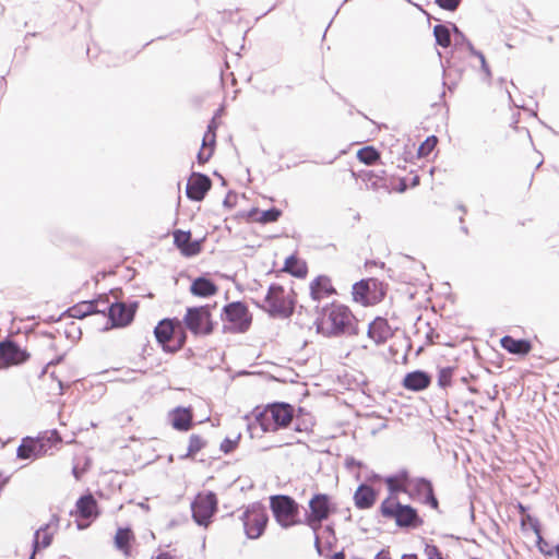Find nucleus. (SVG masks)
Here are the masks:
<instances>
[{
	"label": "nucleus",
	"mask_w": 559,
	"mask_h": 559,
	"mask_svg": "<svg viewBox=\"0 0 559 559\" xmlns=\"http://www.w3.org/2000/svg\"><path fill=\"white\" fill-rule=\"evenodd\" d=\"M99 301L100 299L97 298L80 301L63 311L62 316H68L73 319H84L88 316L102 314L107 320L99 331L106 332L130 325L134 321L140 306L138 300H132L128 304L115 300L112 305H106L105 308H99Z\"/></svg>",
	"instance_id": "f257e3e1"
},
{
	"label": "nucleus",
	"mask_w": 559,
	"mask_h": 559,
	"mask_svg": "<svg viewBox=\"0 0 559 559\" xmlns=\"http://www.w3.org/2000/svg\"><path fill=\"white\" fill-rule=\"evenodd\" d=\"M317 313L312 325L318 334L328 338L352 337L359 334V320L352 309L333 300L324 306L319 304L314 307Z\"/></svg>",
	"instance_id": "f03ea898"
},
{
	"label": "nucleus",
	"mask_w": 559,
	"mask_h": 559,
	"mask_svg": "<svg viewBox=\"0 0 559 559\" xmlns=\"http://www.w3.org/2000/svg\"><path fill=\"white\" fill-rule=\"evenodd\" d=\"M252 414L263 433L277 432L292 427L295 406L288 402L274 401L265 406H254Z\"/></svg>",
	"instance_id": "7ed1b4c3"
},
{
	"label": "nucleus",
	"mask_w": 559,
	"mask_h": 559,
	"mask_svg": "<svg viewBox=\"0 0 559 559\" xmlns=\"http://www.w3.org/2000/svg\"><path fill=\"white\" fill-rule=\"evenodd\" d=\"M216 307V301L200 306H189L186 308L182 319H180V324L194 337L212 335L218 325V322L213 319V311Z\"/></svg>",
	"instance_id": "20e7f679"
},
{
	"label": "nucleus",
	"mask_w": 559,
	"mask_h": 559,
	"mask_svg": "<svg viewBox=\"0 0 559 559\" xmlns=\"http://www.w3.org/2000/svg\"><path fill=\"white\" fill-rule=\"evenodd\" d=\"M224 334H243L252 325V313L242 300H235L223 306L219 316Z\"/></svg>",
	"instance_id": "39448f33"
},
{
	"label": "nucleus",
	"mask_w": 559,
	"mask_h": 559,
	"mask_svg": "<svg viewBox=\"0 0 559 559\" xmlns=\"http://www.w3.org/2000/svg\"><path fill=\"white\" fill-rule=\"evenodd\" d=\"M389 284L377 277H365L352 285V299L362 307L376 306L384 300Z\"/></svg>",
	"instance_id": "423d86ee"
},
{
	"label": "nucleus",
	"mask_w": 559,
	"mask_h": 559,
	"mask_svg": "<svg viewBox=\"0 0 559 559\" xmlns=\"http://www.w3.org/2000/svg\"><path fill=\"white\" fill-rule=\"evenodd\" d=\"M270 509L277 524H310L300 520V512L304 508L289 495L271 496Z\"/></svg>",
	"instance_id": "0eeeda50"
},
{
	"label": "nucleus",
	"mask_w": 559,
	"mask_h": 559,
	"mask_svg": "<svg viewBox=\"0 0 559 559\" xmlns=\"http://www.w3.org/2000/svg\"><path fill=\"white\" fill-rule=\"evenodd\" d=\"M407 497L409 500L435 510L443 514L440 509V501L436 493V488L431 478L426 476H415L408 485Z\"/></svg>",
	"instance_id": "6e6552de"
},
{
	"label": "nucleus",
	"mask_w": 559,
	"mask_h": 559,
	"mask_svg": "<svg viewBox=\"0 0 559 559\" xmlns=\"http://www.w3.org/2000/svg\"><path fill=\"white\" fill-rule=\"evenodd\" d=\"M194 524H211L218 510L217 495L212 490L197 493L190 503Z\"/></svg>",
	"instance_id": "1a4fd4ad"
},
{
	"label": "nucleus",
	"mask_w": 559,
	"mask_h": 559,
	"mask_svg": "<svg viewBox=\"0 0 559 559\" xmlns=\"http://www.w3.org/2000/svg\"><path fill=\"white\" fill-rule=\"evenodd\" d=\"M378 512L386 520H393L394 524H425L418 509L411 503L389 502L380 503Z\"/></svg>",
	"instance_id": "9d476101"
},
{
	"label": "nucleus",
	"mask_w": 559,
	"mask_h": 559,
	"mask_svg": "<svg viewBox=\"0 0 559 559\" xmlns=\"http://www.w3.org/2000/svg\"><path fill=\"white\" fill-rule=\"evenodd\" d=\"M32 355L22 340L12 338L11 334L2 337V370L25 365Z\"/></svg>",
	"instance_id": "9b49d317"
},
{
	"label": "nucleus",
	"mask_w": 559,
	"mask_h": 559,
	"mask_svg": "<svg viewBox=\"0 0 559 559\" xmlns=\"http://www.w3.org/2000/svg\"><path fill=\"white\" fill-rule=\"evenodd\" d=\"M442 67V85L450 92H453L461 80L465 67L460 57V51L450 49L449 56L443 58L441 52L437 51Z\"/></svg>",
	"instance_id": "f8f14e48"
},
{
	"label": "nucleus",
	"mask_w": 559,
	"mask_h": 559,
	"mask_svg": "<svg viewBox=\"0 0 559 559\" xmlns=\"http://www.w3.org/2000/svg\"><path fill=\"white\" fill-rule=\"evenodd\" d=\"M336 504L332 497L323 492H314L308 501L305 516L310 522H322L336 512Z\"/></svg>",
	"instance_id": "ddd939ff"
},
{
	"label": "nucleus",
	"mask_w": 559,
	"mask_h": 559,
	"mask_svg": "<svg viewBox=\"0 0 559 559\" xmlns=\"http://www.w3.org/2000/svg\"><path fill=\"white\" fill-rule=\"evenodd\" d=\"M69 516L82 518L87 521H96L100 514L102 509L98 501L90 489H86L75 501L74 508L69 511Z\"/></svg>",
	"instance_id": "4468645a"
},
{
	"label": "nucleus",
	"mask_w": 559,
	"mask_h": 559,
	"mask_svg": "<svg viewBox=\"0 0 559 559\" xmlns=\"http://www.w3.org/2000/svg\"><path fill=\"white\" fill-rule=\"evenodd\" d=\"M212 186L213 182L209 175L192 171L187 180L186 197L192 202H201L212 189Z\"/></svg>",
	"instance_id": "2eb2a0df"
},
{
	"label": "nucleus",
	"mask_w": 559,
	"mask_h": 559,
	"mask_svg": "<svg viewBox=\"0 0 559 559\" xmlns=\"http://www.w3.org/2000/svg\"><path fill=\"white\" fill-rule=\"evenodd\" d=\"M252 304L263 310L271 319H289L290 310L284 308V296L267 294L263 300L251 299Z\"/></svg>",
	"instance_id": "dca6fc26"
},
{
	"label": "nucleus",
	"mask_w": 559,
	"mask_h": 559,
	"mask_svg": "<svg viewBox=\"0 0 559 559\" xmlns=\"http://www.w3.org/2000/svg\"><path fill=\"white\" fill-rule=\"evenodd\" d=\"M218 285L212 280L209 272H203L199 276L190 280L189 293L193 297L206 299L217 295Z\"/></svg>",
	"instance_id": "f3484780"
},
{
	"label": "nucleus",
	"mask_w": 559,
	"mask_h": 559,
	"mask_svg": "<svg viewBox=\"0 0 559 559\" xmlns=\"http://www.w3.org/2000/svg\"><path fill=\"white\" fill-rule=\"evenodd\" d=\"M167 419L173 429L187 432L194 426L193 408L192 406L178 405L168 412Z\"/></svg>",
	"instance_id": "a211bd4d"
},
{
	"label": "nucleus",
	"mask_w": 559,
	"mask_h": 559,
	"mask_svg": "<svg viewBox=\"0 0 559 559\" xmlns=\"http://www.w3.org/2000/svg\"><path fill=\"white\" fill-rule=\"evenodd\" d=\"M40 440L41 439L37 437H23L16 449V459L33 462L44 457L46 455V451Z\"/></svg>",
	"instance_id": "6ab92c4d"
},
{
	"label": "nucleus",
	"mask_w": 559,
	"mask_h": 559,
	"mask_svg": "<svg viewBox=\"0 0 559 559\" xmlns=\"http://www.w3.org/2000/svg\"><path fill=\"white\" fill-rule=\"evenodd\" d=\"M135 544L136 538L132 526H117L116 533L112 537V545L118 552L123 555L126 558H130Z\"/></svg>",
	"instance_id": "aec40b11"
},
{
	"label": "nucleus",
	"mask_w": 559,
	"mask_h": 559,
	"mask_svg": "<svg viewBox=\"0 0 559 559\" xmlns=\"http://www.w3.org/2000/svg\"><path fill=\"white\" fill-rule=\"evenodd\" d=\"M180 325V319L178 317H166L160 319L154 326L153 333L157 345L164 352V347L170 343L175 335L176 328Z\"/></svg>",
	"instance_id": "412c9836"
},
{
	"label": "nucleus",
	"mask_w": 559,
	"mask_h": 559,
	"mask_svg": "<svg viewBox=\"0 0 559 559\" xmlns=\"http://www.w3.org/2000/svg\"><path fill=\"white\" fill-rule=\"evenodd\" d=\"M432 383V374L423 369H416L406 372L401 381V385L411 392H421L428 389Z\"/></svg>",
	"instance_id": "4be33fe9"
},
{
	"label": "nucleus",
	"mask_w": 559,
	"mask_h": 559,
	"mask_svg": "<svg viewBox=\"0 0 559 559\" xmlns=\"http://www.w3.org/2000/svg\"><path fill=\"white\" fill-rule=\"evenodd\" d=\"M310 297L313 301L320 302L322 299L337 295L336 288L332 284L329 275L320 274L309 284Z\"/></svg>",
	"instance_id": "5701e85b"
},
{
	"label": "nucleus",
	"mask_w": 559,
	"mask_h": 559,
	"mask_svg": "<svg viewBox=\"0 0 559 559\" xmlns=\"http://www.w3.org/2000/svg\"><path fill=\"white\" fill-rule=\"evenodd\" d=\"M394 331L383 317H376L369 324L367 336L374 342L376 345L384 344L389 338L393 337Z\"/></svg>",
	"instance_id": "b1692460"
},
{
	"label": "nucleus",
	"mask_w": 559,
	"mask_h": 559,
	"mask_svg": "<svg viewBox=\"0 0 559 559\" xmlns=\"http://www.w3.org/2000/svg\"><path fill=\"white\" fill-rule=\"evenodd\" d=\"M379 493V489H374L366 481H361L354 491V504L359 510L371 509L376 504Z\"/></svg>",
	"instance_id": "393cba45"
},
{
	"label": "nucleus",
	"mask_w": 559,
	"mask_h": 559,
	"mask_svg": "<svg viewBox=\"0 0 559 559\" xmlns=\"http://www.w3.org/2000/svg\"><path fill=\"white\" fill-rule=\"evenodd\" d=\"M285 272L293 277L304 280L308 275V264L305 259H301L297 252H293L285 258L283 266L278 270L280 273Z\"/></svg>",
	"instance_id": "a878e982"
},
{
	"label": "nucleus",
	"mask_w": 559,
	"mask_h": 559,
	"mask_svg": "<svg viewBox=\"0 0 559 559\" xmlns=\"http://www.w3.org/2000/svg\"><path fill=\"white\" fill-rule=\"evenodd\" d=\"M500 346L509 354L525 357L532 349V343L527 338H515L509 334L500 338Z\"/></svg>",
	"instance_id": "bb28decb"
},
{
	"label": "nucleus",
	"mask_w": 559,
	"mask_h": 559,
	"mask_svg": "<svg viewBox=\"0 0 559 559\" xmlns=\"http://www.w3.org/2000/svg\"><path fill=\"white\" fill-rule=\"evenodd\" d=\"M242 524H269V513L261 502L250 504L240 515Z\"/></svg>",
	"instance_id": "cd10ccee"
},
{
	"label": "nucleus",
	"mask_w": 559,
	"mask_h": 559,
	"mask_svg": "<svg viewBox=\"0 0 559 559\" xmlns=\"http://www.w3.org/2000/svg\"><path fill=\"white\" fill-rule=\"evenodd\" d=\"M51 528L52 526H39L34 532L32 539L33 555L39 554L51 545L55 536V531Z\"/></svg>",
	"instance_id": "c85d7f7f"
},
{
	"label": "nucleus",
	"mask_w": 559,
	"mask_h": 559,
	"mask_svg": "<svg viewBox=\"0 0 559 559\" xmlns=\"http://www.w3.org/2000/svg\"><path fill=\"white\" fill-rule=\"evenodd\" d=\"M383 481L388 490V497L381 503L389 502L392 506L394 502L400 501L399 496L404 493L407 496L408 485L401 481L393 480L391 477L383 476Z\"/></svg>",
	"instance_id": "c756f323"
},
{
	"label": "nucleus",
	"mask_w": 559,
	"mask_h": 559,
	"mask_svg": "<svg viewBox=\"0 0 559 559\" xmlns=\"http://www.w3.org/2000/svg\"><path fill=\"white\" fill-rule=\"evenodd\" d=\"M207 445V440H205L203 437H201L198 433H192L189 437V443L187 448V452L179 455L180 461L185 460H194L195 455L205 449Z\"/></svg>",
	"instance_id": "7c9ffc66"
},
{
	"label": "nucleus",
	"mask_w": 559,
	"mask_h": 559,
	"mask_svg": "<svg viewBox=\"0 0 559 559\" xmlns=\"http://www.w3.org/2000/svg\"><path fill=\"white\" fill-rule=\"evenodd\" d=\"M36 437L41 439L40 442L45 448L46 455L48 454L49 450H58L63 442L60 431L56 428L41 431Z\"/></svg>",
	"instance_id": "2f4dec72"
},
{
	"label": "nucleus",
	"mask_w": 559,
	"mask_h": 559,
	"mask_svg": "<svg viewBox=\"0 0 559 559\" xmlns=\"http://www.w3.org/2000/svg\"><path fill=\"white\" fill-rule=\"evenodd\" d=\"M451 22L438 23L433 26V37L436 46L448 48L451 46Z\"/></svg>",
	"instance_id": "473e14b6"
},
{
	"label": "nucleus",
	"mask_w": 559,
	"mask_h": 559,
	"mask_svg": "<svg viewBox=\"0 0 559 559\" xmlns=\"http://www.w3.org/2000/svg\"><path fill=\"white\" fill-rule=\"evenodd\" d=\"M543 528L544 526H521L522 531L531 530L532 532H534V534L536 535V547L538 548V550L546 557H551V547L555 546V544L549 543L543 537Z\"/></svg>",
	"instance_id": "72a5a7b5"
},
{
	"label": "nucleus",
	"mask_w": 559,
	"mask_h": 559,
	"mask_svg": "<svg viewBox=\"0 0 559 559\" xmlns=\"http://www.w3.org/2000/svg\"><path fill=\"white\" fill-rule=\"evenodd\" d=\"M456 371V366H438L437 385L443 390L451 388L453 385V378Z\"/></svg>",
	"instance_id": "f704fd0d"
},
{
	"label": "nucleus",
	"mask_w": 559,
	"mask_h": 559,
	"mask_svg": "<svg viewBox=\"0 0 559 559\" xmlns=\"http://www.w3.org/2000/svg\"><path fill=\"white\" fill-rule=\"evenodd\" d=\"M283 215V211L280 207L271 206L266 210H260L258 207L257 216L253 218L254 223L266 225L270 223L277 222Z\"/></svg>",
	"instance_id": "c9c22d12"
},
{
	"label": "nucleus",
	"mask_w": 559,
	"mask_h": 559,
	"mask_svg": "<svg viewBox=\"0 0 559 559\" xmlns=\"http://www.w3.org/2000/svg\"><path fill=\"white\" fill-rule=\"evenodd\" d=\"M356 158L365 165H373L381 158V153L373 145H366L356 152Z\"/></svg>",
	"instance_id": "e433bc0d"
},
{
	"label": "nucleus",
	"mask_w": 559,
	"mask_h": 559,
	"mask_svg": "<svg viewBox=\"0 0 559 559\" xmlns=\"http://www.w3.org/2000/svg\"><path fill=\"white\" fill-rule=\"evenodd\" d=\"M452 34L454 36V44L451 49L461 50V48L465 47L468 52L471 53L473 49H475V46L473 43L467 38L465 33L459 28V26L455 23H450Z\"/></svg>",
	"instance_id": "4c0bfd02"
},
{
	"label": "nucleus",
	"mask_w": 559,
	"mask_h": 559,
	"mask_svg": "<svg viewBox=\"0 0 559 559\" xmlns=\"http://www.w3.org/2000/svg\"><path fill=\"white\" fill-rule=\"evenodd\" d=\"M216 148V135L213 133L205 145L202 144L197 154V163L200 166L205 165L214 155Z\"/></svg>",
	"instance_id": "58836bf2"
},
{
	"label": "nucleus",
	"mask_w": 559,
	"mask_h": 559,
	"mask_svg": "<svg viewBox=\"0 0 559 559\" xmlns=\"http://www.w3.org/2000/svg\"><path fill=\"white\" fill-rule=\"evenodd\" d=\"M187 341H188L187 331L178 332L175 330V335L173 336L170 343H168L166 348L164 347V353L168 354V355L177 354L179 350H181L185 347Z\"/></svg>",
	"instance_id": "ea45409f"
},
{
	"label": "nucleus",
	"mask_w": 559,
	"mask_h": 559,
	"mask_svg": "<svg viewBox=\"0 0 559 559\" xmlns=\"http://www.w3.org/2000/svg\"><path fill=\"white\" fill-rule=\"evenodd\" d=\"M206 237L203 236L197 239H189L186 246L181 249L180 254L185 258H194L203 251V243Z\"/></svg>",
	"instance_id": "a19ab883"
},
{
	"label": "nucleus",
	"mask_w": 559,
	"mask_h": 559,
	"mask_svg": "<svg viewBox=\"0 0 559 559\" xmlns=\"http://www.w3.org/2000/svg\"><path fill=\"white\" fill-rule=\"evenodd\" d=\"M514 508L520 515L519 524H540L538 518L531 513V506L516 501Z\"/></svg>",
	"instance_id": "79ce46f5"
},
{
	"label": "nucleus",
	"mask_w": 559,
	"mask_h": 559,
	"mask_svg": "<svg viewBox=\"0 0 559 559\" xmlns=\"http://www.w3.org/2000/svg\"><path fill=\"white\" fill-rule=\"evenodd\" d=\"M438 143L437 135H428L418 146L416 152L417 158H426L430 155Z\"/></svg>",
	"instance_id": "37998d69"
},
{
	"label": "nucleus",
	"mask_w": 559,
	"mask_h": 559,
	"mask_svg": "<svg viewBox=\"0 0 559 559\" xmlns=\"http://www.w3.org/2000/svg\"><path fill=\"white\" fill-rule=\"evenodd\" d=\"M353 176L359 178L362 182L366 183L367 189L378 190L381 188L380 182L374 179L376 171L374 170H360L357 174L353 173Z\"/></svg>",
	"instance_id": "c03bdc74"
},
{
	"label": "nucleus",
	"mask_w": 559,
	"mask_h": 559,
	"mask_svg": "<svg viewBox=\"0 0 559 559\" xmlns=\"http://www.w3.org/2000/svg\"><path fill=\"white\" fill-rule=\"evenodd\" d=\"M293 430L296 432H310L314 426L313 417H296L293 420Z\"/></svg>",
	"instance_id": "a18cd8bd"
},
{
	"label": "nucleus",
	"mask_w": 559,
	"mask_h": 559,
	"mask_svg": "<svg viewBox=\"0 0 559 559\" xmlns=\"http://www.w3.org/2000/svg\"><path fill=\"white\" fill-rule=\"evenodd\" d=\"M174 246L181 251L188 240L191 238V230L174 229L173 230Z\"/></svg>",
	"instance_id": "49530a36"
},
{
	"label": "nucleus",
	"mask_w": 559,
	"mask_h": 559,
	"mask_svg": "<svg viewBox=\"0 0 559 559\" xmlns=\"http://www.w3.org/2000/svg\"><path fill=\"white\" fill-rule=\"evenodd\" d=\"M241 440V433L239 432L234 439L225 437L219 444V451L224 454H231L239 445Z\"/></svg>",
	"instance_id": "de8ad7c7"
},
{
	"label": "nucleus",
	"mask_w": 559,
	"mask_h": 559,
	"mask_svg": "<svg viewBox=\"0 0 559 559\" xmlns=\"http://www.w3.org/2000/svg\"><path fill=\"white\" fill-rule=\"evenodd\" d=\"M321 535H322V538L324 539L325 549L332 550L335 547L336 542H337L334 526H323L321 528Z\"/></svg>",
	"instance_id": "09e8293b"
},
{
	"label": "nucleus",
	"mask_w": 559,
	"mask_h": 559,
	"mask_svg": "<svg viewBox=\"0 0 559 559\" xmlns=\"http://www.w3.org/2000/svg\"><path fill=\"white\" fill-rule=\"evenodd\" d=\"M471 56L476 57L479 60L481 72L485 74L486 79L490 81L492 78V73L484 52L475 48L471 52Z\"/></svg>",
	"instance_id": "8fccbe9b"
},
{
	"label": "nucleus",
	"mask_w": 559,
	"mask_h": 559,
	"mask_svg": "<svg viewBox=\"0 0 559 559\" xmlns=\"http://www.w3.org/2000/svg\"><path fill=\"white\" fill-rule=\"evenodd\" d=\"M344 467L349 472L354 473L355 469L368 471V466L365 462L357 460L353 455H346L344 459Z\"/></svg>",
	"instance_id": "3c124183"
},
{
	"label": "nucleus",
	"mask_w": 559,
	"mask_h": 559,
	"mask_svg": "<svg viewBox=\"0 0 559 559\" xmlns=\"http://www.w3.org/2000/svg\"><path fill=\"white\" fill-rule=\"evenodd\" d=\"M385 477H391L393 480L401 481L406 485H411V479H414L415 476L411 475V472L406 467H401L396 472L385 475Z\"/></svg>",
	"instance_id": "603ef678"
},
{
	"label": "nucleus",
	"mask_w": 559,
	"mask_h": 559,
	"mask_svg": "<svg viewBox=\"0 0 559 559\" xmlns=\"http://www.w3.org/2000/svg\"><path fill=\"white\" fill-rule=\"evenodd\" d=\"M63 334L66 338L75 342L81 338L82 336V330L81 326H79L75 322H70L67 324L66 329L63 330Z\"/></svg>",
	"instance_id": "864d4df0"
},
{
	"label": "nucleus",
	"mask_w": 559,
	"mask_h": 559,
	"mask_svg": "<svg viewBox=\"0 0 559 559\" xmlns=\"http://www.w3.org/2000/svg\"><path fill=\"white\" fill-rule=\"evenodd\" d=\"M284 308L290 310V317L296 312L297 308V293L292 288L288 294H284Z\"/></svg>",
	"instance_id": "5fc2aeb1"
},
{
	"label": "nucleus",
	"mask_w": 559,
	"mask_h": 559,
	"mask_svg": "<svg viewBox=\"0 0 559 559\" xmlns=\"http://www.w3.org/2000/svg\"><path fill=\"white\" fill-rule=\"evenodd\" d=\"M257 213H258V207L257 206H252L251 209L249 210H241V211H238L234 216L233 218L235 221H240V219H247L248 222H253V218L257 216Z\"/></svg>",
	"instance_id": "6e6d98bb"
},
{
	"label": "nucleus",
	"mask_w": 559,
	"mask_h": 559,
	"mask_svg": "<svg viewBox=\"0 0 559 559\" xmlns=\"http://www.w3.org/2000/svg\"><path fill=\"white\" fill-rule=\"evenodd\" d=\"M267 526H243V532L249 539H258L261 537Z\"/></svg>",
	"instance_id": "4d7b16f0"
},
{
	"label": "nucleus",
	"mask_w": 559,
	"mask_h": 559,
	"mask_svg": "<svg viewBox=\"0 0 559 559\" xmlns=\"http://www.w3.org/2000/svg\"><path fill=\"white\" fill-rule=\"evenodd\" d=\"M312 532H313V535H314V548L318 552L319 556H323L324 552V546L322 545V535H321V528L323 526H310Z\"/></svg>",
	"instance_id": "13d9d810"
},
{
	"label": "nucleus",
	"mask_w": 559,
	"mask_h": 559,
	"mask_svg": "<svg viewBox=\"0 0 559 559\" xmlns=\"http://www.w3.org/2000/svg\"><path fill=\"white\" fill-rule=\"evenodd\" d=\"M435 3L442 10L454 12L462 3V0H435Z\"/></svg>",
	"instance_id": "bf43d9fd"
},
{
	"label": "nucleus",
	"mask_w": 559,
	"mask_h": 559,
	"mask_svg": "<svg viewBox=\"0 0 559 559\" xmlns=\"http://www.w3.org/2000/svg\"><path fill=\"white\" fill-rule=\"evenodd\" d=\"M425 555L426 559H444L440 549L433 544H425Z\"/></svg>",
	"instance_id": "052dcab7"
},
{
	"label": "nucleus",
	"mask_w": 559,
	"mask_h": 559,
	"mask_svg": "<svg viewBox=\"0 0 559 559\" xmlns=\"http://www.w3.org/2000/svg\"><path fill=\"white\" fill-rule=\"evenodd\" d=\"M238 193L235 190H228L223 200V206L226 210H231L237 205Z\"/></svg>",
	"instance_id": "680f3d73"
},
{
	"label": "nucleus",
	"mask_w": 559,
	"mask_h": 559,
	"mask_svg": "<svg viewBox=\"0 0 559 559\" xmlns=\"http://www.w3.org/2000/svg\"><path fill=\"white\" fill-rule=\"evenodd\" d=\"M217 128H218V122L215 120V117H213L210 120V122L207 124L206 132L203 136V145H205L207 143V141L210 140V138L212 136L213 133L216 135Z\"/></svg>",
	"instance_id": "e2e57ef3"
},
{
	"label": "nucleus",
	"mask_w": 559,
	"mask_h": 559,
	"mask_svg": "<svg viewBox=\"0 0 559 559\" xmlns=\"http://www.w3.org/2000/svg\"><path fill=\"white\" fill-rule=\"evenodd\" d=\"M8 334H11L12 338H24L25 342L27 340V336L22 332V329L20 326L15 328L13 322H11V326L8 329Z\"/></svg>",
	"instance_id": "0e129e2a"
},
{
	"label": "nucleus",
	"mask_w": 559,
	"mask_h": 559,
	"mask_svg": "<svg viewBox=\"0 0 559 559\" xmlns=\"http://www.w3.org/2000/svg\"><path fill=\"white\" fill-rule=\"evenodd\" d=\"M267 294H274V295H280V296H284L285 294V288L282 284L280 283H271L267 287Z\"/></svg>",
	"instance_id": "69168bd1"
},
{
	"label": "nucleus",
	"mask_w": 559,
	"mask_h": 559,
	"mask_svg": "<svg viewBox=\"0 0 559 559\" xmlns=\"http://www.w3.org/2000/svg\"><path fill=\"white\" fill-rule=\"evenodd\" d=\"M87 471L88 467H79L78 464H73L71 474L76 480H80Z\"/></svg>",
	"instance_id": "338daca9"
},
{
	"label": "nucleus",
	"mask_w": 559,
	"mask_h": 559,
	"mask_svg": "<svg viewBox=\"0 0 559 559\" xmlns=\"http://www.w3.org/2000/svg\"><path fill=\"white\" fill-rule=\"evenodd\" d=\"M50 378L57 382L59 394H64L66 390L69 388V384L59 379L55 371L50 372Z\"/></svg>",
	"instance_id": "774afa93"
}]
</instances>
